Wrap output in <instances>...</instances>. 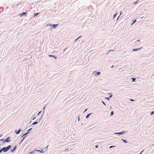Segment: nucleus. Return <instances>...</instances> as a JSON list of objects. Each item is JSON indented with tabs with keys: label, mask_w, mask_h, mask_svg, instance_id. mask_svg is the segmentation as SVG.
<instances>
[{
	"label": "nucleus",
	"mask_w": 154,
	"mask_h": 154,
	"mask_svg": "<svg viewBox=\"0 0 154 154\" xmlns=\"http://www.w3.org/2000/svg\"><path fill=\"white\" fill-rule=\"evenodd\" d=\"M11 145H9L7 146L6 147H4L2 148L1 149L2 151H3L4 152H7L8 149L11 148Z\"/></svg>",
	"instance_id": "nucleus-1"
},
{
	"label": "nucleus",
	"mask_w": 154,
	"mask_h": 154,
	"mask_svg": "<svg viewBox=\"0 0 154 154\" xmlns=\"http://www.w3.org/2000/svg\"><path fill=\"white\" fill-rule=\"evenodd\" d=\"M58 24H56L52 25L51 24H47V26H52V27L51 28V29H52L53 28L55 29L57 26H58Z\"/></svg>",
	"instance_id": "nucleus-2"
},
{
	"label": "nucleus",
	"mask_w": 154,
	"mask_h": 154,
	"mask_svg": "<svg viewBox=\"0 0 154 154\" xmlns=\"http://www.w3.org/2000/svg\"><path fill=\"white\" fill-rule=\"evenodd\" d=\"M10 137H8L6 139L4 140V142H9L11 141V140H10Z\"/></svg>",
	"instance_id": "nucleus-3"
},
{
	"label": "nucleus",
	"mask_w": 154,
	"mask_h": 154,
	"mask_svg": "<svg viewBox=\"0 0 154 154\" xmlns=\"http://www.w3.org/2000/svg\"><path fill=\"white\" fill-rule=\"evenodd\" d=\"M93 73L96 75V76H97V75H99L100 74V72H94V73Z\"/></svg>",
	"instance_id": "nucleus-4"
},
{
	"label": "nucleus",
	"mask_w": 154,
	"mask_h": 154,
	"mask_svg": "<svg viewBox=\"0 0 154 154\" xmlns=\"http://www.w3.org/2000/svg\"><path fill=\"white\" fill-rule=\"evenodd\" d=\"M27 14V13L23 12V13H22L21 14H20V16L21 17H22V16H23L24 15H25V14Z\"/></svg>",
	"instance_id": "nucleus-5"
},
{
	"label": "nucleus",
	"mask_w": 154,
	"mask_h": 154,
	"mask_svg": "<svg viewBox=\"0 0 154 154\" xmlns=\"http://www.w3.org/2000/svg\"><path fill=\"white\" fill-rule=\"evenodd\" d=\"M20 129H19L17 131H15V132L17 134H18L20 133Z\"/></svg>",
	"instance_id": "nucleus-6"
},
{
	"label": "nucleus",
	"mask_w": 154,
	"mask_h": 154,
	"mask_svg": "<svg viewBox=\"0 0 154 154\" xmlns=\"http://www.w3.org/2000/svg\"><path fill=\"white\" fill-rule=\"evenodd\" d=\"M16 148V146H15L14 148V149H12L11 150V151L12 152H13L14 150H15Z\"/></svg>",
	"instance_id": "nucleus-7"
},
{
	"label": "nucleus",
	"mask_w": 154,
	"mask_h": 154,
	"mask_svg": "<svg viewBox=\"0 0 154 154\" xmlns=\"http://www.w3.org/2000/svg\"><path fill=\"white\" fill-rule=\"evenodd\" d=\"M124 132H119V133H116V134H122Z\"/></svg>",
	"instance_id": "nucleus-8"
},
{
	"label": "nucleus",
	"mask_w": 154,
	"mask_h": 154,
	"mask_svg": "<svg viewBox=\"0 0 154 154\" xmlns=\"http://www.w3.org/2000/svg\"><path fill=\"white\" fill-rule=\"evenodd\" d=\"M91 115V114H87L86 116V118H88L89 117V116Z\"/></svg>",
	"instance_id": "nucleus-9"
},
{
	"label": "nucleus",
	"mask_w": 154,
	"mask_h": 154,
	"mask_svg": "<svg viewBox=\"0 0 154 154\" xmlns=\"http://www.w3.org/2000/svg\"><path fill=\"white\" fill-rule=\"evenodd\" d=\"M39 14V13H35L34 14V16H35Z\"/></svg>",
	"instance_id": "nucleus-10"
},
{
	"label": "nucleus",
	"mask_w": 154,
	"mask_h": 154,
	"mask_svg": "<svg viewBox=\"0 0 154 154\" xmlns=\"http://www.w3.org/2000/svg\"><path fill=\"white\" fill-rule=\"evenodd\" d=\"M140 48H139V49H140ZM138 49H139V48L133 49V51H137Z\"/></svg>",
	"instance_id": "nucleus-11"
},
{
	"label": "nucleus",
	"mask_w": 154,
	"mask_h": 154,
	"mask_svg": "<svg viewBox=\"0 0 154 154\" xmlns=\"http://www.w3.org/2000/svg\"><path fill=\"white\" fill-rule=\"evenodd\" d=\"M136 19H135L133 21V23H131V25H132L135 22H136Z\"/></svg>",
	"instance_id": "nucleus-12"
},
{
	"label": "nucleus",
	"mask_w": 154,
	"mask_h": 154,
	"mask_svg": "<svg viewBox=\"0 0 154 154\" xmlns=\"http://www.w3.org/2000/svg\"><path fill=\"white\" fill-rule=\"evenodd\" d=\"M48 56L49 57H54V55H50Z\"/></svg>",
	"instance_id": "nucleus-13"
},
{
	"label": "nucleus",
	"mask_w": 154,
	"mask_h": 154,
	"mask_svg": "<svg viewBox=\"0 0 154 154\" xmlns=\"http://www.w3.org/2000/svg\"><path fill=\"white\" fill-rule=\"evenodd\" d=\"M122 140L125 143H127V142L126 140H123V139H122Z\"/></svg>",
	"instance_id": "nucleus-14"
},
{
	"label": "nucleus",
	"mask_w": 154,
	"mask_h": 154,
	"mask_svg": "<svg viewBox=\"0 0 154 154\" xmlns=\"http://www.w3.org/2000/svg\"><path fill=\"white\" fill-rule=\"evenodd\" d=\"M37 123V122H34L33 123L32 125H35V124H36Z\"/></svg>",
	"instance_id": "nucleus-15"
},
{
	"label": "nucleus",
	"mask_w": 154,
	"mask_h": 154,
	"mask_svg": "<svg viewBox=\"0 0 154 154\" xmlns=\"http://www.w3.org/2000/svg\"><path fill=\"white\" fill-rule=\"evenodd\" d=\"M113 111H112L111 112V113H110V115L112 116V115H113Z\"/></svg>",
	"instance_id": "nucleus-16"
},
{
	"label": "nucleus",
	"mask_w": 154,
	"mask_h": 154,
	"mask_svg": "<svg viewBox=\"0 0 154 154\" xmlns=\"http://www.w3.org/2000/svg\"><path fill=\"white\" fill-rule=\"evenodd\" d=\"M154 113V111H152L151 113V115H152Z\"/></svg>",
	"instance_id": "nucleus-17"
},
{
	"label": "nucleus",
	"mask_w": 154,
	"mask_h": 154,
	"mask_svg": "<svg viewBox=\"0 0 154 154\" xmlns=\"http://www.w3.org/2000/svg\"><path fill=\"white\" fill-rule=\"evenodd\" d=\"M138 0H137V1L135 2H134L133 3L134 4H136L137 3V2H138Z\"/></svg>",
	"instance_id": "nucleus-18"
},
{
	"label": "nucleus",
	"mask_w": 154,
	"mask_h": 154,
	"mask_svg": "<svg viewBox=\"0 0 154 154\" xmlns=\"http://www.w3.org/2000/svg\"><path fill=\"white\" fill-rule=\"evenodd\" d=\"M132 79H133V81H134L135 79V78H132Z\"/></svg>",
	"instance_id": "nucleus-19"
},
{
	"label": "nucleus",
	"mask_w": 154,
	"mask_h": 154,
	"mask_svg": "<svg viewBox=\"0 0 154 154\" xmlns=\"http://www.w3.org/2000/svg\"><path fill=\"white\" fill-rule=\"evenodd\" d=\"M26 134H23V135H22V137H23L24 138L25 137V135H26Z\"/></svg>",
	"instance_id": "nucleus-20"
},
{
	"label": "nucleus",
	"mask_w": 154,
	"mask_h": 154,
	"mask_svg": "<svg viewBox=\"0 0 154 154\" xmlns=\"http://www.w3.org/2000/svg\"><path fill=\"white\" fill-rule=\"evenodd\" d=\"M114 146H110L109 147V148H112V147H114Z\"/></svg>",
	"instance_id": "nucleus-21"
},
{
	"label": "nucleus",
	"mask_w": 154,
	"mask_h": 154,
	"mask_svg": "<svg viewBox=\"0 0 154 154\" xmlns=\"http://www.w3.org/2000/svg\"><path fill=\"white\" fill-rule=\"evenodd\" d=\"M116 14H114V17H116Z\"/></svg>",
	"instance_id": "nucleus-22"
},
{
	"label": "nucleus",
	"mask_w": 154,
	"mask_h": 154,
	"mask_svg": "<svg viewBox=\"0 0 154 154\" xmlns=\"http://www.w3.org/2000/svg\"><path fill=\"white\" fill-rule=\"evenodd\" d=\"M80 37H79L78 38H77L76 39L75 41H76L77 40H78V39L80 38Z\"/></svg>",
	"instance_id": "nucleus-23"
},
{
	"label": "nucleus",
	"mask_w": 154,
	"mask_h": 154,
	"mask_svg": "<svg viewBox=\"0 0 154 154\" xmlns=\"http://www.w3.org/2000/svg\"><path fill=\"white\" fill-rule=\"evenodd\" d=\"M102 102L103 103V104L104 105H105V103H104L103 102Z\"/></svg>",
	"instance_id": "nucleus-24"
},
{
	"label": "nucleus",
	"mask_w": 154,
	"mask_h": 154,
	"mask_svg": "<svg viewBox=\"0 0 154 154\" xmlns=\"http://www.w3.org/2000/svg\"><path fill=\"white\" fill-rule=\"evenodd\" d=\"M2 151V149H1V150H0V153Z\"/></svg>",
	"instance_id": "nucleus-25"
},
{
	"label": "nucleus",
	"mask_w": 154,
	"mask_h": 154,
	"mask_svg": "<svg viewBox=\"0 0 154 154\" xmlns=\"http://www.w3.org/2000/svg\"><path fill=\"white\" fill-rule=\"evenodd\" d=\"M130 100L131 101H134V100Z\"/></svg>",
	"instance_id": "nucleus-26"
},
{
	"label": "nucleus",
	"mask_w": 154,
	"mask_h": 154,
	"mask_svg": "<svg viewBox=\"0 0 154 154\" xmlns=\"http://www.w3.org/2000/svg\"><path fill=\"white\" fill-rule=\"evenodd\" d=\"M32 152H31L30 153H29V154L31 153H32Z\"/></svg>",
	"instance_id": "nucleus-27"
},
{
	"label": "nucleus",
	"mask_w": 154,
	"mask_h": 154,
	"mask_svg": "<svg viewBox=\"0 0 154 154\" xmlns=\"http://www.w3.org/2000/svg\"><path fill=\"white\" fill-rule=\"evenodd\" d=\"M97 147H98V146H95V147H96V148H97Z\"/></svg>",
	"instance_id": "nucleus-28"
},
{
	"label": "nucleus",
	"mask_w": 154,
	"mask_h": 154,
	"mask_svg": "<svg viewBox=\"0 0 154 154\" xmlns=\"http://www.w3.org/2000/svg\"><path fill=\"white\" fill-rule=\"evenodd\" d=\"M106 99H107L108 100H109V98H108L106 97Z\"/></svg>",
	"instance_id": "nucleus-29"
},
{
	"label": "nucleus",
	"mask_w": 154,
	"mask_h": 154,
	"mask_svg": "<svg viewBox=\"0 0 154 154\" xmlns=\"http://www.w3.org/2000/svg\"><path fill=\"white\" fill-rule=\"evenodd\" d=\"M87 109H86L85 110V111H86V110H87Z\"/></svg>",
	"instance_id": "nucleus-30"
},
{
	"label": "nucleus",
	"mask_w": 154,
	"mask_h": 154,
	"mask_svg": "<svg viewBox=\"0 0 154 154\" xmlns=\"http://www.w3.org/2000/svg\"><path fill=\"white\" fill-rule=\"evenodd\" d=\"M54 58L55 59H56V57H54Z\"/></svg>",
	"instance_id": "nucleus-31"
},
{
	"label": "nucleus",
	"mask_w": 154,
	"mask_h": 154,
	"mask_svg": "<svg viewBox=\"0 0 154 154\" xmlns=\"http://www.w3.org/2000/svg\"><path fill=\"white\" fill-rule=\"evenodd\" d=\"M137 41H140V40H137Z\"/></svg>",
	"instance_id": "nucleus-32"
},
{
	"label": "nucleus",
	"mask_w": 154,
	"mask_h": 154,
	"mask_svg": "<svg viewBox=\"0 0 154 154\" xmlns=\"http://www.w3.org/2000/svg\"><path fill=\"white\" fill-rule=\"evenodd\" d=\"M111 96H112V95H111V96H110V97H111Z\"/></svg>",
	"instance_id": "nucleus-33"
},
{
	"label": "nucleus",
	"mask_w": 154,
	"mask_h": 154,
	"mask_svg": "<svg viewBox=\"0 0 154 154\" xmlns=\"http://www.w3.org/2000/svg\"><path fill=\"white\" fill-rule=\"evenodd\" d=\"M141 153H142V152H141V153H140V154H141Z\"/></svg>",
	"instance_id": "nucleus-34"
}]
</instances>
